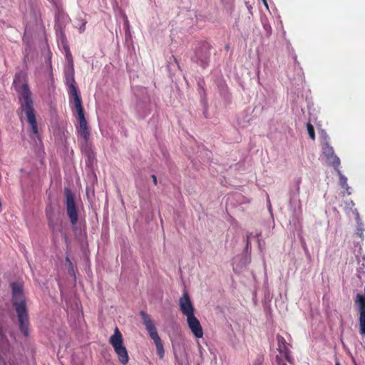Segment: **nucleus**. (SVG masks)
Returning <instances> with one entry per match:
<instances>
[{
    "label": "nucleus",
    "instance_id": "nucleus-1",
    "mask_svg": "<svg viewBox=\"0 0 365 365\" xmlns=\"http://www.w3.org/2000/svg\"><path fill=\"white\" fill-rule=\"evenodd\" d=\"M13 85L18 93L19 101V116L21 121L25 118L29 124L31 131L34 137L39 139L38 125L36 118V111L34 107V101L31 97V92L27 83L26 74L23 72L16 73Z\"/></svg>",
    "mask_w": 365,
    "mask_h": 365
},
{
    "label": "nucleus",
    "instance_id": "nucleus-2",
    "mask_svg": "<svg viewBox=\"0 0 365 365\" xmlns=\"http://www.w3.org/2000/svg\"><path fill=\"white\" fill-rule=\"evenodd\" d=\"M11 287L12 304L17 314L19 329L25 336H28L29 319L23 284L19 282H14L11 283Z\"/></svg>",
    "mask_w": 365,
    "mask_h": 365
},
{
    "label": "nucleus",
    "instance_id": "nucleus-3",
    "mask_svg": "<svg viewBox=\"0 0 365 365\" xmlns=\"http://www.w3.org/2000/svg\"><path fill=\"white\" fill-rule=\"evenodd\" d=\"M140 315L142 318L143 323L145 327V329L150 336V337L154 341L156 346L157 354L160 359L164 356V348L161 339L158 334L155 325L152 320L149 314L145 312L141 311Z\"/></svg>",
    "mask_w": 365,
    "mask_h": 365
},
{
    "label": "nucleus",
    "instance_id": "nucleus-4",
    "mask_svg": "<svg viewBox=\"0 0 365 365\" xmlns=\"http://www.w3.org/2000/svg\"><path fill=\"white\" fill-rule=\"evenodd\" d=\"M115 352L118 355L119 361L126 365L129 361V356L125 346L123 345V335L118 327H115L113 334L109 339Z\"/></svg>",
    "mask_w": 365,
    "mask_h": 365
},
{
    "label": "nucleus",
    "instance_id": "nucleus-5",
    "mask_svg": "<svg viewBox=\"0 0 365 365\" xmlns=\"http://www.w3.org/2000/svg\"><path fill=\"white\" fill-rule=\"evenodd\" d=\"M65 81L66 84L68 87V93L70 102L76 103L81 101V97L78 93L74 78V66H68V68L65 71Z\"/></svg>",
    "mask_w": 365,
    "mask_h": 365
},
{
    "label": "nucleus",
    "instance_id": "nucleus-6",
    "mask_svg": "<svg viewBox=\"0 0 365 365\" xmlns=\"http://www.w3.org/2000/svg\"><path fill=\"white\" fill-rule=\"evenodd\" d=\"M73 103L79 120L78 133L81 137L83 138L85 143H88L90 138V131L88 126V123L85 118L84 110L82 106V101Z\"/></svg>",
    "mask_w": 365,
    "mask_h": 365
},
{
    "label": "nucleus",
    "instance_id": "nucleus-7",
    "mask_svg": "<svg viewBox=\"0 0 365 365\" xmlns=\"http://www.w3.org/2000/svg\"><path fill=\"white\" fill-rule=\"evenodd\" d=\"M66 212L71 225L75 226L78 220V210L75 202V197L72 192L68 189L65 191Z\"/></svg>",
    "mask_w": 365,
    "mask_h": 365
},
{
    "label": "nucleus",
    "instance_id": "nucleus-8",
    "mask_svg": "<svg viewBox=\"0 0 365 365\" xmlns=\"http://www.w3.org/2000/svg\"><path fill=\"white\" fill-rule=\"evenodd\" d=\"M210 46L207 43H202L195 51L192 61L202 68H205L210 63Z\"/></svg>",
    "mask_w": 365,
    "mask_h": 365
},
{
    "label": "nucleus",
    "instance_id": "nucleus-9",
    "mask_svg": "<svg viewBox=\"0 0 365 365\" xmlns=\"http://www.w3.org/2000/svg\"><path fill=\"white\" fill-rule=\"evenodd\" d=\"M276 338L277 341V351L280 354L279 356L282 358L284 357L287 362L292 364L294 359L289 349L291 345L288 344L285 339L279 334H277Z\"/></svg>",
    "mask_w": 365,
    "mask_h": 365
},
{
    "label": "nucleus",
    "instance_id": "nucleus-10",
    "mask_svg": "<svg viewBox=\"0 0 365 365\" xmlns=\"http://www.w3.org/2000/svg\"><path fill=\"white\" fill-rule=\"evenodd\" d=\"M179 306L182 313L186 316H190L194 314L195 308L190 298L189 294L185 292L179 299Z\"/></svg>",
    "mask_w": 365,
    "mask_h": 365
},
{
    "label": "nucleus",
    "instance_id": "nucleus-11",
    "mask_svg": "<svg viewBox=\"0 0 365 365\" xmlns=\"http://www.w3.org/2000/svg\"><path fill=\"white\" fill-rule=\"evenodd\" d=\"M322 153L326 157L328 163L331 164L334 169L339 167L340 160L334 154V148L328 143H326L322 146Z\"/></svg>",
    "mask_w": 365,
    "mask_h": 365
},
{
    "label": "nucleus",
    "instance_id": "nucleus-12",
    "mask_svg": "<svg viewBox=\"0 0 365 365\" xmlns=\"http://www.w3.org/2000/svg\"><path fill=\"white\" fill-rule=\"evenodd\" d=\"M187 322L192 333L196 338H201L203 336V331L200 321L195 314L187 317Z\"/></svg>",
    "mask_w": 365,
    "mask_h": 365
},
{
    "label": "nucleus",
    "instance_id": "nucleus-13",
    "mask_svg": "<svg viewBox=\"0 0 365 365\" xmlns=\"http://www.w3.org/2000/svg\"><path fill=\"white\" fill-rule=\"evenodd\" d=\"M356 302L359 305V327L360 334L365 335V300L362 294H358L356 296Z\"/></svg>",
    "mask_w": 365,
    "mask_h": 365
},
{
    "label": "nucleus",
    "instance_id": "nucleus-14",
    "mask_svg": "<svg viewBox=\"0 0 365 365\" xmlns=\"http://www.w3.org/2000/svg\"><path fill=\"white\" fill-rule=\"evenodd\" d=\"M46 215L48 220V225L52 232H55L57 229V222H56L53 217V211L51 207L46 208Z\"/></svg>",
    "mask_w": 365,
    "mask_h": 365
},
{
    "label": "nucleus",
    "instance_id": "nucleus-15",
    "mask_svg": "<svg viewBox=\"0 0 365 365\" xmlns=\"http://www.w3.org/2000/svg\"><path fill=\"white\" fill-rule=\"evenodd\" d=\"M339 176V182H340V185L342 187L344 188H346L348 187V185H347V178L343 175L341 173V171L339 170V168H337L336 169H335Z\"/></svg>",
    "mask_w": 365,
    "mask_h": 365
},
{
    "label": "nucleus",
    "instance_id": "nucleus-16",
    "mask_svg": "<svg viewBox=\"0 0 365 365\" xmlns=\"http://www.w3.org/2000/svg\"><path fill=\"white\" fill-rule=\"evenodd\" d=\"M65 50H66V58L68 63V66H74L73 60V57H72V55H71L69 48L68 46H66L65 48Z\"/></svg>",
    "mask_w": 365,
    "mask_h": 365
},
{
    "label": "nucleus",
    "instance_id": "nucleus-17",
    "mask_svg": "<svg viewBox=\"0 0 365 365\" xmlns=\"http://www.w3.org/2000/svg\"><path fill=\"white\" fill-rule=\"evenodd\" d=\"M307 128L308 134L311 139L314 140L315 139V133H314V128L313 125L310 123H307Z\"/></svg>",
    "mask_w": 365,
    "mask_h": 365
},
{
    "label": "nucleus",
    "instance_id": "nucleus-18",
    "mask_svg": "<svg viewBox=\"0 0 365 365\" xmlns=\"http://www.w3.org/2000/svg\"><path fill=\"white\" fill-rule=\"evenodd\" d=\"M275 361L277 365H287V364L283 361V359L279 356H276Z\"/></svg>",
    "mask_w": 365,
    "mask_h": 365
},
{
    "label": "nucleus",
    "instance_id": "nucleus-19",
    "mask_svg": "<svg viewBox=\"0 0 365 365\" xmlns=\"http://www.w3.org/2000/svg\"><path fill=\"white\" fill-rule=\"evenodd\" d=\"M250 247H251V240H250V235H247L246 250H248Z\"/></svg>",
    "mask_w": 365,
    "mask_h": 365
},
{
    "label": "nucleus",
    "instance_id": "nucleus-20",
    "mask_svg": "<svg viewBox=\"0 0 365 365\" xmlns=\"http://www.w3.org/2000/svg\"><path fill=\"white\" fill-rule=\"evenodd\" d=\"M151 178L153 179V183L155 184V185H157L158 180H157L156 176L155 175H152Z\"/></svg>",
    "mask_w": 365,
    "mask_h": 365
},
{
    "label": "nucleus",
    "instance_id": "nucleus-21",
    "mask_svg": "<svg viewBox=\"0 0 365 365\" xmlns=\"http://www.w3.org/2000/svg\"><path fill=\"white\" fill-rule=\"evenodd\" d=\"M86 29V23H83V25L80 27V32H83Z\"/></svg>",
    "mask_w": 365,
    "mask_h": 365
},
{
    "label": "nucleus",
    "instance_id": "nucleus-22",
    "mask_svg": "<svg viewBox=\"0 0 365 365\" xmlns=\"http://www.w3.org/2000/svg\"><path fill=\"white\" fill-rule=\"evenodd\" d=\"M300 182H301V180L299 179V180H298V183H297V192H298V193L299 192V190H300V187H299V183H300Z\"/></svg>",
    "mask_w": 365,
    "mask_h": 365
},
{
    "label": "nucleus",
    "instance_id": "nucleus-23",
    "mask_svg": "<svg viewBox=\"0 0 365 365\" xmlns=\"http://www.w3.org/2000/svg\"><path fill=\"white\" fill-rule=\"evenodd\" d=\"M247 235H250V240H251V238L253 237V235L252 232L247 233Z\"/></svg>",
    "mask_w": 365,
    "mask_h": 365
},
{
    "label": "nucleus",
    "instance_id": "nucleus-24",
    "mask_svg": "<svg viewBox=\"0 0 365 365\" xmlns=\"http://www.w3.org/2000/svg\"><path fill=\"white\" fill-rule=\"evenodd\" d=\"M3 336V329L1 327H0V336Z\"/></svg>",
    "mask_w": 365,
    "mask_h": 365
},
{
    "label": "nucleus",
    "instance_id": "nucleus-25",
    "mask_svg": "<svg viewBox=\"0 0 365 365\" xmlns=\"http://www.w3.org/2000/svg\"><path fill=\"white\" fill-rule=\"evenodd\" d=\"M260 235H261V233H257V234H256L255 237H259L260 236Z\"/></svg>",
    "mask_w": 365,
    "mask_h": 365
},
{
    "label": "nucleus",
    "instance_id": "nucleus-26",
    "mask_svg": "<svg viewBox=\"0 0 365 365\" xmlns=\"http://www.w3.org/2000/svg\"><path fill=\"white\" fill-rule=\"evenodd\" d=\"M263 1H264V5H265L267 7H268V5H267V4L266 1H265V0H263Z\"/></svg>",
    "mask_w": 365,
    "mask_h": 365
},
{
    "label": "nucleus",
    "instance_id": "nucleus-27",
    "mask_svg": "<svg viewBox=\"0 0 365 365\" xmlns=\"http://www.w3.org/2000/svg\"><path fill=\"white\" fill-rule=\"evenodd\" d=\"M335 365H341L339 361H336Z\"/></svg>",
    "mask_w": 365,
    "mask_h": 365
},
{
    "label": "nucleus",
    "instance_id": "nucleus-28",
    "mask_svg": "<svg viewBox=\"0 0 365 365\" xmlns=\"http://www.w3.org/2000/svg\"><path fill=\"white\" fill-rule=\"evenodd\" d=\"M66 261L69 262L71 263V261L69 260V259L68 257L66 258Z\"/></svg>",
    "mask_w": 365,
    "mask_h": 365
}]
</instances>
